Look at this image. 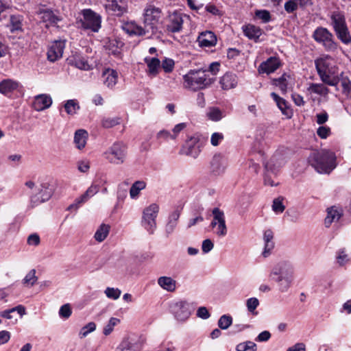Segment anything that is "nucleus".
Here are the masks:
<instances>
[{
	"label": "nucleus",
	"mask_w": 351,
	"mask_h": 351,
	"mask_svg": "<svg viewBox=\"0 0 351 351\" xmlns=\"http://www.w3.org/2000/svg\"><path fill=\"white\" fill-rule=\"evenodd\" d=\"M106 8L116 15L121 16L127 11V3L125 0H107Z\"/></svg>",
	"instance_id": "obj_28"
},
{
	"label": "nucleus",
	"mask_w": 351,
	"mask_h": 351,
	"mask_svg": "<svg viewBox=\"0 0 351 351\" xmlns=\"http://www.w3.org/2000/svg\"><path fill=\"white\" fill-rule=\"evenodd\" d=\"M227 167V160L221 154L214 155L210 162V173L215 176L223 175Z\"/></svg>",
	"instance_id": "obj_12"
},
{
	"label": "nucleus",
	"mask_w": 351,
	"mask_h": 351,
	"mask_svg": "<svg viewBox=\"0 0 351 351\" xmlns=\"http://www.w3.org/2000/svg\"><path fill=\"white\" fill-rule=\"evenodd\" d=\"M215 233L220 237H223L227 234V226L226 221L220 222L217 223V226L214 228Z\"/></svg>",
	"instance_id": "obj_61"
},
{
	"label": "nucleus",
	"mask_w": 351,
	"mask_h": 351,
	"mask_svg": "<svg viewBox=\"0 0 351 351\" xmlns=\"http://www.w3.org/2000/svg\"><path fill=\"white\" fill-rule=\"evenodd\" d=\"M206 114L208 119L215 122L219 121L226 116L225 112L217 107L210 108Z\"/></svg>",
	"instance_id": "obj_47"
},
{
	"label": "nucleus",
	"mask_w": 351,
	"mask_h": 351,
	"mask_svg": "<svg viewBox=\"0 0 351 351\" xmlns=\"http://www.w3.org/2000/svg\"><path fill=\"white\" fill-rule=\"evenodd\" d=\"M99 191L97 185L91 184L86 191V192L76 198L74 203L68 207V210H77L82 204L86 202L90 197L97 194Z\"/></svg>",
	"instance_id": "obj_18"
},
{
	"label": "nucleus",
	"mask_w": 351,
	"mask_h": 351,
	"mask_svg": "<svg viewBox=\"0 0 351 351\" xmlns=\"http://www.w3.org/2000/svg\"><path fill=\"white\" fill-rule=\"evenodd\" d=\"M197 42L201 47H211L217 44V36L211 31L201 32L197 37Z\"/></svg>",
	"instance_id": "obj_25"
},
{
	"label": "nucleus",
	"mask_w": 351,
	"mask_h": 351,
	"mask_svg": "<svg viewBox=\"0 0 351 351\" xmlns=\"http://www.w3.org/2000/svg\"><path fill=\"white\" fill-rule=\"evenodd\" d=\"M183 78L184 86L193 90L205 88L213 82L207 77L206 71L202 70H190Z\"/></svg>",
	"instance_id": "obj_3"
},
{
	"label": "nucleus",
	"mask_w": 351,
	"mask_h": 351,
	"mask_svg": "<svg viewBox=\"0 0 351 351\" xmlns=\"http://www.w3.org/2000/svg\"><path fill=\"white\" fill-rule=\"evenodd\" d=\"M158 212L159 206L155 203L147 206L143 211L141 225L150 234H154L156 229Z\"/></svg>",
	"instance_id": "obj_8"
},
{
	"label": "nucleus",
	"mask_w": 351,
	"mask_h": 351,
	"mask_svg": "<svg viewBox=\"0 0 351 351\" xmlns=\"http://www.w3.org/2000/svg\"><path fill=\"white\" fill-rule=\"evenodd\" d=\"M259 305V300L256 298H250L246 300L247 311L252 315H257L256 308Z\"/></svg>",
	"instance_id": "obj_53"
},
{
	"label": "nucleus",
	"mask_w": 351,
	"mask_h": 351,
	"mask_svg": "<svg viewBox=\"0 0 351 351\" xmlns=\"http://www.w3.org/2000/svg\"><path fill=\"white\" fill-rule=\"evenodd\" d=\"M95 330H96L95 323L90 322L81 328V330L79 332V337L80 339H83V338L86 337L90 332H94Z\"/></svg>",
	"instance_id": "obj_50"
},
{
	"label": "nucleus",
	"mask_w": 351,
	"mask_h": 351,
	"mask_svg": "<svg viewBox=\"0 0 351 351\" xmlns=\"http://www.w3.org/2000/svg\"><path fill=\"white\" fill-rule=\"evenodd\" d=\"M99 191L97 185L91 184L86 191V192L76 198L74 203L68 207V210H77L82 204L86 202L90 197L97 194Z\"/></svg>",
	"instance_id": "obj_19"
},
{
	"label": "nucleus",
	"mask_w": 351,
	"mask_h": 351,
	"mask_svg": "<svg viewBox=\"0 0 351 351\" xmlns=\"http://www.w3.org/2000/svg\"><path fill=\"white\" fill-rule=\"evenodd\" d=\"M110 231V226L106 224H101L97 230L94 238L98 242H102L106 239Z\"/></svg>",
	"instance_id": "obj_48"
},
{
	"label": "nucleus",
	"mask_w": 351,
	"mask_h": 351,
	"mask_svg": "<svg viewBox=\"0 0 351 351\" xmlns=\"http://www.w3.org/2000/svg\"><path fill=\"white\" fill-rule=\"evenodd\" d=\"M278 286V289L281 292H286L291 287L293 278H271Z\"/></svg>",
	"instance_id": "obj_45"
},
{
	"label": "nucleus",
	"mask_w": 351,
	"mask_h": 351,
	"mask_svg": "<svg viewBox=\"0 0 351 351\" xmlns=\"http://www.w3.org/2000/svg\"><path fill=\"white\" fill-rule=\"evenodd\" d=\"M315 67L322 81L329 85L336 86L339 82L337 68L333 59L326 56L315 60Z\"/></svg>",
	"instance_id": "obj_1"
},
{
	"label": "nucleus",
	"mask_w": 351,
	"mask_h": 351,
	"mask_svg": "<svg viewBox=\"0 0 351 351\" xmlns=\"http://www.w3.org/2000/svg\"><path fill=\"white\" fill-rule=\"evenodd\" d=\"M336 157L333 152L322 150L313 152L308 157V162L315 169L321 173H329L336 167Z\"/></svg>",
	"instance_id": "obj_2"
},
{
	"label": "nucleus",
	"mask_w": 351,
	"mask_h": 351,
	"mask_svg": "<svg viewBox=\"0 0 351 351\" xmlns=\"http://www.w3.org/2000/svg\"><path fill=\"white\" fill-rule=\"evenodd\" d=\"M99 191L97 185L91 184L86 191V192L76 198L74 203L68 207V210H77L82 204L86 202L90 197L97 194Z\"/></svg>",
	"instance_id": "obj_17"
},
{
	"label": "nucleus",
	"mask_w": 351,
	"mask_h": 351,
	"mask_svg": "<svg viewBox=\"0 0 351 351\" xmlns=\"http://www.w3.org/2000/svg\"><path fill=\"white\" fill-rule=\"evenodd\" d=\"M63 107L68 115L73 116L80 109V103L77 99H68L64 102Z\"/></svg>",
	"instance_id": "obj_39"
},
{
	"label": "nucleus",
	"mask_w": 351,
	"mask_h": 351,
	"mask_svg": "<svg viewBox=\"0 0 351 351\" xmlns=\"http://www.w3.org/2000/svg\"><path fill=\"white\" fill-rule=\"evenodd\" d=\"M312 37L328 51H334L337 49V44L335 41L334 36L326 27H317L313 32Z\"/></svg>",
	"instance_id": "obj_6"
},
{
	"label": "nucleus",
	"mask_w": 351,
	"mask_h": 351,
	"mask_svg": "<svg viewBox=\"0 0 351 351\" xmlns=\"http://www.w3.org/2000/svg\"><path fill=\"white\" fill-rule=\"evenodd\" d=\"M19 86L17 81L5 79L0 82V93L5 95H8L16 90Z\"/></svg>",
	"instance_id": "obj_30"
},
{
	"label": "nucleus",
	"mask_w": 351,
	"mask_h": 351,
	"mask_svg": "<svg viewBox=\"0 0 351 351\" xmlns=\"http://www.w3.org/2000/svg\"><path fill=\"white\" fill-rule=\"evenodd\" d=\"M123 29L128 34L134 36H144L147 32L145 27H143L134 21H131L126 23L123 27Z\"/></svg>",
	"instance_id": "obj_33"
},
{
	"label": "nucleus",
	"mask_w": 351,
	"mask_h": 351,
	"mask_svg": "<svg viewBox=\"0 0 351 351\" xmlns=\"http://www.w3.org/2000/svg\"><path fill=\"white\" fill-rule=\"evenodd\" d=\"M101 77L104 86L112 89L118 82V73L112 69L107 68L103 71Z\"/></svg>",
	"instance_id": "obj_26"
},
{
	"label": "nucleus",
	"mask_w": 351,
	"mask_h": 351,
	"mask_svg": "<svg viewBox=\"0 0 351 351\" xmlns=\"http://www.w3.org/2000/svg\"><path fill=\"white\" fill-rule=\"evenodd\" d=\"M237 351H256V344L252 341H247L239 343L236 347Z\"/></svg>",
	"instance_id": "obj_51"
},
{
	"label": "nucleus",
	"mask_w": 351,
	"mask_h": 351,
	"mask_svg": "<svg viewBox=\"0 0 351 351\" xmlns=\"http://www.w3.org/2000/svg\"><path fill=\"white\" fill-rule=\"evenodd\" d=\"M285 209V206L283 205L282 199L280 198L275 199L273 201L272 210L276 213H282Z\"/></svg>",
	"instance_id": "obj_62"
},
{
	"label": "nucleus",
	"mask_w": 351,
	"mask_h": 351,
	"mask_svg": "<svg viewBox=\"0 0 351 351\" xmlns=\"http://www.w3.org/2000/svg\"><path fill=\"white\" fill-rule=\"evenodd\" d=\"M129 185V183L127 182H124L120 184L118 186L117 190V199L118 201L123 202L128 195V191L126 186Z\"/></svg>",
	"instance_id": "obj_57"
},
{
	"label": "nucleus",
	"mask_w": 351,
	"mask_h": 351,
	"mask_svg": "<svg viewBox=\"0 0 351 351\" xmlns=\"http://www.w3.org/2000/svg\"><path fill=\"white\" fill-rule=\"evenodd\" d=\"M158 285L164 290L173 292L176 289V281L169 276H160L158 278Z\"/></svg>",
	"instance_id": "obj_34"
},
{
	"label": "nucleus",
	"mask_w": 351,
	"mask_h": 351,
	"mask_svg": "<svg viewBox=\"0 0 351 351\" xmlns=\"http://www.w3.org/2000/svg\"><path fill=\"white\" fill-rule=\"evenodd\" d=\"M183 23L182 14L174 12L169 16L167 30L171 33L180 32L182 29Z\"/></svg>",
	"instance_id": "obj_20"
},
{
	"label": "nucleus",
	"mask_w": 351,
	"mask_h": 351,
	"mask_svg": "<svg viewBox=\"0 0 351 351\" xmlns=\"http://www.w3.org/2000/svg\"><path fill=\"white\" fill-rule=\"evenodd\" d=\"M69 65L75 66L79 69L88 71L92 66L88 63L87 58L80 53H72L66 59Z\"/></svg>",
	"instance_id": "obj_13"
},
{
	"label": "nucleus",
	"mask_w": 351,
	"mask_h": 351,
	"mask_svg": "<svg viewBox=\"0 0 351 351\" xmlns=\"http://www.w3.org/2000/svg\"><path fill=\"white\" fill-rule=\"evenodd\" d=\"M280 65L281 62L278 58L270 57L259 65L258 71L259 73L270 74L276 71Z\"/></svg>",
	"instance_id": "obj_23"
},
{
	"label": "nucleus",
	"mask_w": 351,
	"mask_h": 351,
	"mask_svg": "<svg viewBox=\"0 0 351 351\" xmlns=\"http://www.w3.org/2000/svg\"><path fill=\"white\" fill-rule=\"evenodd\" d=\"M99 191L97 185L91 184L86 191V192L76 198L74 203L68 207V210H77L82 204L86 202L90 197L97 194Z\"/></svg>",
	"instance_id": "obj_15"
},
{
	"label": "nucleus",
	"mask_w": 351,
	"mask_h": 351,
	"mask_svg": "<svg viewBox=\"0 0 351 351\" xmlns=\"http://www.w3.org/2000/svg\"><path fill=\"white\" fill-rule=\"evenodd\" d=\"M195 310L193 303L180 300L171 305V311L175 319L180 322H186Z\"/></svg>",
	"instance_id": "obj_10"
},
{
	"label": "nucleus",
	"mask_w": 351,
	"mask_h": 351,
	"mask_svg": "<svg viewBox=\"0 0 351 351\" xmlns=\"http://www.w3.org/2000/svg\"><path fill=\"white\" fill-rule=\"evenodd\" d=\"M127 155V147L121 142H116L105 152V158L114 165H121L125 162Z\"/></svg>",
	"instance_id": "obj_9"
},
{
	"label": "nucleus",
	"mask_w": 351,
	"mask_h": 351,
	"mask_svg": "<svg viewBox=\"0 0 351 351\" xmlns=\"http://www.w3.org/2000/svg\"><path fill=\"white\" fill-rule=\"evenodd\" d=\"M82 14L83 17L78 22L81 27L93 32H98L101 27V16L90 9L82 10Z\"/></svg>",
	"instance_id": "obj_7"
},
{
	"label": "nucleus",
	"mask_w": 351,
	"mask_h": 351,
	"mask_svg": "<svg viewBox=\"0 0 351 351\" xmlns=\"http://www.w3.org/2000/svg\"><path fill=\"white\" fill-rule=\"evenodd\" d=\"M143 348L141 341L133 338H124L117 348V351H141Z\"/></svg>",
	"instance_id": "obj_22"
},
{
	"label": "nucleus",
	"mask_w": 351,
	"mask_h": 351,
	"mask_svg": "<svg viewBox=\"0 0 351 351\" xmlns=\"http://www.w3.org/2000/svg\"><path fill=\"white\" fill-rule=\"evenodd\" d=\"M144 60L148 68V74L156 76L158 73L160 67V61L159 59L157 58L146 57Z\"/></svg>",
	"instance_id": "obj_35"
},
{
	"label": "nucleus",
	"mask_w": 351,
	"mask_h": 351,
	"mask_svg": "<svg viewBox=\"0 0 351 351\" xmlns=\"http://www.w3.org/2000/svg\"><path fill=\"white\" fill-rule=\"evenodd\" d=\"M23 17L20 14H12L10 17L8 27L12 32L23 30Z\"/></svg>",
	"instance_id": "obj_38"
},
{
	"label": "nucleus",
	"mask_w": 351,
	"mask_h": 351,
	"mask_svg": "<svg viewBox=\"0 0 351 351\" xmlns=\"http://www.w3.org/2000/svg\"><path fill=\"white\" fill-rule=\"evenodd\" d=\"M65 43L62 40H56L49 47L47 51V58L51 62H55L62 56Z\"/></svg>",
	"instance_id": "obj_24"
},
{
	"label": "nucleus",
	"mask_w": 351,
	"mask_h": 351,
	"mask_svg": "<svg viewBox=\"0 0 351 351\" xmlns=\"http://www.w3.org/2000/svg\"><path fill=\"white\" fill-rule=\"evenodd\" d=\"M52 103L53 100L49 95L40 94L34 97L32 107L36 111L40 112L50 108Z\"/></svg>",
	"instance_id": "obj_21"
},
{
	"label": "nucleus",
	"mask_w": 351,
	"mask_h": 351,
	"mask_svg": "<svg viewBox=\"0 0 351 351\" xmlns=\"http://www.w3.org/2000/svg\"><path fill=\"white\" fill-rule=\"evenodd\" d=\"M179 217H180V213L178 210L173 211L169 215V221H168V223H167L166 228H165V231L167 234H170L173 232V230L177 225V221H178Z\"/></svg>",
	"instance_id": "obj_46"
},
{
	"label": "nucleus",
	"mask_w": 351,
	"mask_h": 351,
	"mask_svg": "<svg viewBox=\"0 0 351 351\" xmlns=\"http://www.w3.org/2000/svg\"><path fill=\"white\" fill-rule=\"evenodd\" d=\"M271 97L274 99V100L276 101L278 107L281 110L282 114L287 116L288 117H291V110L287 106V103L283 98L279 97L276 93H271Z\"/></svg>",
	"instance_id": "obj_41"
},
{
	"label": "nucleus",
	"mask_w": 351,
	"mask_h": 351,
	"mask_svg": "<svg viewBox=\"0 0 351 351\" xmlns=\"http://www.w3.org/2000/svg\"><path fill=\"white\" fill-rule=\"evenodd\" d=\"M264 250L262 253L264 257L269 256L274 248V232L271 229H267L263 233Z\"/></svg>",
	"instance_id": "obj_27"
},
{
	"label": "nucleus",
	"mask_w": 351,
	"mask_h": 351,
	"mask_svg": "<svg viewBox=\"0 0 351 351\" xmlns=\"http://www.w3.org/2000/svg\"><path fill=\"white\" fill-rule=\"evenodd\" d=\"M311 94L314 93L320 96H326L329 93V89L323 84L311 83L307 88Z\"/></svg>",
	"instance_id": "obj_43"
},
{
	"label": "nucleus",
	"mask_w": 351,
	"mask_h": 351,
	"mask_svg": "<svg viewBox=\"0 0 351 351\" xmlns=\"http://www.w3.org/2000/svg\"><path fill=\"white\" fill-rule=\"evenodd\" d=\"M175 66V62L171 58H165L161 63V66L165 73H171Z\"/></svg>",
	"instance_id": "obj_59"
},
{
	"label": "nucleus",
	"mask_w": 351,
	"mask_h": 351,
	"mask_svg": "<svg viewBox=\"0 0 351 351\" xmlns=\"http://www.w3.org/2000/svg\"><path fill=\"white\" fill-rule=\"evenodd\" d=\"M104 293L108 298L117 300L121 294V291L118 288L107 287Z\"/></svg>",
	"instance_id": "obj_58"
},
{
	"label": "nucleus",
	"mask_w": 351,
	"mask_h": 351,
	"mask_svg": "<svg viewBox=\"0 0 351 351\" xmlns=\"http://www.w3.org/2000/svg\"><path fill=\"white\" fill-rule=\"evenodd\" d=\"M120 123V118L119 117H106L104 118L101 121V125L105 128H112Z\"/></svg>",
	"instance_id": "obj_56"
},
{
	"label": "nucleus",
	"mask_w": 351,
	"mask_h": 351,
	"mask_svg": "<svg viewBox=\"0 0 351 351\" xmlns=\"http://www.w3.org/2000/svg\"><path fill=\"white\" fill-rule=\"evenodd\" d=\"M331 25L337 38L343 43H351V35L346 21L345 14L341 11H334L330 14Z\"/></svg>",
	"instance_id": "obj_4"
},
{
	"label": "nucleus",
	"mask_w": 351,
	"mask_h": 351,
	"mask_svg": "<svg viewBox=\"0 0 351 351\" xmlns=\"http://www.w3.org/2000/svg\"><path fill=\"white\" fill-rule=\"evenodd\" d=\"M214 247V243L210 239H206L202 241V250L204 254L210 252Z\"/></svg>",
	"instance_id": "obj_64"
},
{
	"label": "nucleus",
	"mask_w": 351,
	"mask_h": 351,
	"mask_svg": "<svg viewBox=\"0 0 351 351\" xmlns=\"http://www.w3.org/2000/svg\"><path fill=\"white\" fill-rule=\"evenodd\" d=\"M342 215L341 210L335 206H332L327 209V215L324 220L326 227H329L332 223L338 221Z\"/></svg>",
	"instance_id": "obj_32"
},
{
	"label": "nucleus",
	"mask_w": 351,
	"mask_h": 351,
	"mask_svg": "<svg viewBox=\"0 0 351 351\" xmlns=\"http://www.w3.org/2000/svg\"><path fill=\"white\" fill-rule=\"evenodd\" d=\"M40 14L43 22L48 23L47 26L49 25H54L61 21V18L59 16L56 14L53 11L49 9L40 12Z\"/></svg>",
	"instance_id": "obj_36"
},
{
	"label": "nucleus",
	"mask_w": 351,
	"mask_h": 351,
	"mask_svg": "<svg viewBox=\"0 0 351 351\" xmlns=\"http://www.w3.org/2000/svg\"><path fill=\"white\" fill-rule=\"evenodd\" d=\"M163 13L161 8L154 4L148 3L145 5L143 13V22L145 27L154 32L158 25L162 22Z\"/></svg>",
	"instance_id": "obj_5"
},
{
	"label": "nucleus",
	"mask_w": 351,
	"mask_h": 351,
	"mask_svg": "<svg viewBox=\"0 0 351 351\" xmlns=\"http://www.w3.org/2000/svg\"><path fill=\"white\" fill-rule=\"evenodd\" d=\"M242 29L246 37L255 41H257L262 35L261 29L254 25L247 24L246 25H243L242 27Z\"/></svg>",
	"instance_id": "obj_29"
},
{
	"label": "nucleus",
	"mask_w": 351,
	"mask_h": 351,
	"mask_svg": "<svg viewBox=\"0 0 351 351\" xmlns=\"http://www.w3.org/2000/svg\"><path fill=\"white\" fill-rule=\"evenodd\" d=\"M271 278H293V265L288 261L279 262L270 273Z\"/></svg>",
	"instance_id": "obj_11"
},
{
	"label": "nucleus",
	"mask_w": 351,
	"mask_h": 351,
	"mask_svg": "<svg viewBox=\"0 0 351 351\" xmlns=\"http://www.w3.org/2000/svg\"><path fill=\"white\" fill-rule=\"evenodd\" d=\"M37 280V277L36 276V270L32 269L30 270L25 277L23 279V283L27 284L30 286H33Z\"/></svg>",
	"instance_id": "obj_60"
},
{
	"label": "nucleus",
	"mask_w": 351,
	"mask_h": 351,
	"mask_svg": "<svg viewBox=\"0 0 351 351\" xmlns=\"http://www.w3.org/2000/svg\"><path fill=\"white\" fill-rule=\"evenodd\" d=\"M237 75L232 73H226L220 80V84L223 90L234 88L237 85Z\"/></svg>",
	"instance_id": "obj_31"
},
{
	"label": "nucleus",
	"mask_w": 351,
	"mask_h": 351,
	"mask_svg": "<svg viewBox=\"0 0 351 351\" xmlns=\"http://www.w3.org/2000/svg\"><path fill=\"white\" fill-rule=\"evenodd\" d=\"M232 324V317L229 315H223L218 320V326L222 330L228 329Z\"/></svg>",
	"instance_id": "obj_52"
},
{
	"label": "nucleus",
	"mask_w": 351,
	"mask_h": 351,
	"mask_svg": "<svg viewBox=\"0 0 351 351\" xmlns=\"http://www.w3.org/2000/svg\"><path fill=\"white\" fill-rule=\"evenodd\" d=\"M120 322V319L116 317H111L108 323L104 326L103 332L106 336L109 335L114 330V327Z\"/></svg>",
	"instance_id": "obj_55"
},
{
	"label": "nucleus",
	"mask_w": 351,
	"mask_h": 351,
	"mask_svg": "<svg viewBox=\"0 0 351 351\" xmlns=\"http://www.w3.org/2000/svg\"><path fill=\"white\" fill-rule=\"evenodd\" d=\"M212 213L213 215V219L210 223L212 228H215L217 223L226 221L224 213L219 208H213Z\"/></svg>",
	"instance_id": "obj_49"
},
{
	"label": "nucleus",
	"mask_w": 351,
	"mask_h": 351,
	"mask_svg": "<svg viewBox=\"0 0 351 351\" xmlns=\"http://www.w3.org/2000/svg\"><path fill=\"white\" fill-rule=\"evenodd\" d=\"M291 79V76L287 75V73H284L281 77L277 79H274L273 80L274 84L279 88L281 90L282 93H286L288 85H289V80Z\"/></svg>",
	"instance_id": "obj_44"
},
{
	"label": "nucleus",
	"mask_w": 351,
	"mask_h": 351,
	"mask_svg": "<svg viewBox=\"0 0 351 351\" xmlns=\"http://www.w3.org/2000/svg\"><path fill=\"white\" fill-rule=\"evenodd\" d=\"M72 314V308L71 304L67 303L60 306L58 315L60 317L67 319H69Z\"/></svg>",
	"instance_id": "obj_54"
},
{
	"label": "nucleus",
	"mask_w": 351,
	"mask_h": 351,
	"mask_svg": "<svg viewBox=\"0 0 351 351\" xmlns=\"http://www.w3.org/2000/svg\"><path fill=\"white\" fill-rule=\"evenodd\" d=\"M223 134L221 132H214L210 137V143L213 146H217L223 140Z\"/></svg>",
	"instance_id": "obj_63"
},
{
	"label": "nucleus",
	"mask_w": 351,
	"mask_h": 351,
	"mask_svg": "<svg viewBox=\"0 0 351 351\" xmlns=\"http://www.w3.org/2000/svg\"><path fill=\"white\" fill-rule=\"evenodd\" d=\"M31 198L32 202L37 205L49 200L53 194V189L48 184H41Z\"/></svg>",
	"instance_id": "obj_14"
},
{
	"label": "nucleus",
	"mask_w": 351,
	"mask_h": 351,
	"mask_svg": "<svg viewBox=\"0 0 351 351\" xmlns=\"http://www.w3.org/2000/svg\"><path fill=\"white\" fill-rule=\"evenodd\" d=\"M88 138V132L85 130H78L75 132L74 136V143L79 149L84 148L86 144Z\"/></svg>",
	"instance_id": "obj_40"
},
{
	"label": "nucleus",
	"mask_w": 351,
	"mask_h": 351,
	"mask_svg": "<svg viewBox=\"0 0 351 351\" xmlns=\"http://www.w3.org/2000/svg\"><path fill=\"white\" fill-rule=\"evenodd\" d=\"M146 185V182L143 180H137L134 182L130 189V198L132 199H136L139 197L140 192L145 189Z\"/></svg>",
	"instance_id": "obj_42"
},
{
	"label": "nucleus",
	"mask_w": 351,
	"mask_h": 351,
	"mask_svg": "<svg viewBox=\"0 0 351 351\" xmlns=\"http://www.w3.org/2000/svg\"><path fill=\"white\" fill-rule=\"evenodd\" d=\"M186 145L188 147L186 154L196 158L201 152L197 138L195 137L191 138V139L187 142Z\"/></svg>",
	"instance_id": "obj_37"
},
{
	"label": "nucleus",
	"mask_w": 351,
	"mask_h": 351,
	"mask_svg": "<svg viewBox=\"0 0 351 351\" xmlns=\"http://www.w3.org/2000/svg\"><path fill=\"white\" fill-rule=\"evenodd\" d=\"M99 191L97 185L91 184L86 191V192L76 198L74 203L68 207V210H77L82 204L86 202L90 197L97 194Z\"/></svg>",
	"instance_id": "obj_16"
}]
</instances>
